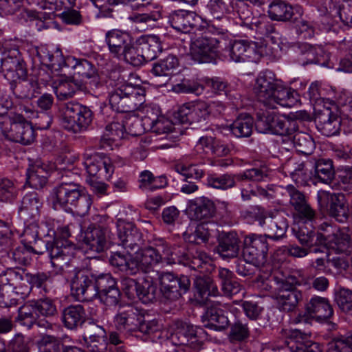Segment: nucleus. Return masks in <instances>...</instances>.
<instances>
[{
    "label": "nucleus",
    "instance_id": "1",
    "mask_svg": "<svg viewBox=\"0 0 352 352\" xmlns=\"http://www.w3.org/2000/svg\"><path fill=\"white\" fill-rule=\"evenodd\" d=\"M209 261V256L204 252H190L184 247L170 246L162 238H155L151 245L135 252L133 258L131 254L120 252H113L109 257L111 265L129 274H135L139 270L146 273L154 265L166 262L168 265L179 263L199 270Z\"/></svg>",
    "mask_w": 352,
    "mask_h": 352
},
{
    "label": "nucleus",
    "instance_id": "2",
    "mask_svg": "<svg viewBox=\"0 0 352 352\" xmlns=\"http://www.w3.org/2000/svg\"><path fill=\"white\" fill-rule=\"evenodd\" d=\"M53 207L63 209L80 216L87 214L92 204L90 195L84 192L83 188L75 182H61L52 191Z\"/></svg>",
    "mask_w": 352,
    "mask_h": 352
},
{
    "label": "nucleus",
    "instance_id": "3",
    "mask_svg": "<svg viewBox=\"0 0 352 352\" xmlns=\"http://www.w3.org/2000/svg\"><path fill=\"white\" fill-rule=\"evenodd\" d=\"M145 94L144 87L123 83L109 94V104L113 110L119 113L134 111L145 102Z\"/></svg>",
    "mask_w": 352,
    "mask_h": 352
},
{
    "label": "nucleus",
    "instance_id": "4",
    "mask_svg": "<svg viewBox=\"0 0 352 352\" xmlns=\"http://www.w3.org/2000/svg\"><path fill=\"white\" fill-rule=\"evenodd\" d=\"M29 250L30 253L36 254H42L47 251L55 274H63L71 265L74 249L67 243H63L58 241L56 243L39 239L35 241L34 246H29Z\"/></svg>",
    "mask_w": 352,
    "mask_h": 352
},
{
    "label": "nucleus",
    "instance_id": "5",
    "mask_svg": "<svg viewBox=\"0 0 352 352\" xmlns=\"http://www.w3.org/2000/svg\"><path fill=\"white\" fill-rule=\"evenodd\" d=\"M61 124L67 131L75 133L87 129L94 118L92 111L77 102H68L59 106Z\"/></svg>",
    "mask_w": 352,
    "mask_h": 352
},
{
    "label": "nucleus",
    "instance_id": "6",
    "mask_svg": "<svg viewBox=\"0 0 352 352\" xmlns=\"http://www.w3.org/2000/svg\"><path fill=\"white\" fill-rule=\"evenodd\" d=\"M255 127L259 133L283 136H290L298 129L296 120L268 111L256 113Z\"/></svg>",
    "mask_w": 352,
    "mask_h": 352
},
{
    "label": "nucleus",
    "instance_id": "7",
    "mask_svg": "<svg viewBox=\"0 0 352 352\" xmlns=\"http://www.w3.org/2000/svg\"><path fill=\"white\" fill-rule=\"evenodd\" d=\"M268 245L265 236L252 234L243 239V261L256 267L263 266L267 261Z\"/></svg>",
    "mask_w": 352,
    "mask_h": 352
},
{
    "label": "nucleus",
    "instance_id": "8",
    "mask_svg": "<svg viewBox=\"0 0 352 352\" xmlns=\"http://www.w3.org/2000/svg\"><path fill=\"white\" fill-rule=\"evenodd\" d=\"M160 290L163 297L170 301H176L190 289V280L188 276H177L173 273L166 272L160 277Z\"/></svg>",
    "mask_w": 352,
    "mask_h": 352
},
{
    "label": "nucleus",
    "instance_id": "9",
    "mask_svg": "<svg viewBox=\"0 0 352 352\" xmlns=\"http://www.w3.org/2000/svg\"><path fill=\"white\" fill-rule=\"evenodd\" d=\"M0 129L8 140L24 145L31 144L34 140V131L28 122H14L6 118L0 122Z\"/></svg>",
    "mask_w": 352,
    "mask_h": 352
},
{
    "label": "nucleus",
    "instance_id": "10",
    "mask_svg": "<svg viewBox=\"0 0 352 352\" xmlns=\"http://www.w3.org/2000/svg\"><path fill=\"white\" fill-rule=\"evenodd\" d=\"M254 212L256 220L266 232L263 235L265 239L278 240L285 235L288 226L285 218L280 215L267 216L265 210L260 207H256Z\"/></svg>",
    "mask_w": 352,
    "mask_h": 352
},
{
    "label": "nucleus",
    "instance_id": "11",
    "mask_svg": "<svg viewBox=\"0 0 352 352\" xmlns=\"http://www.w3.org/2000/svg\"><path fill=\"white\" fill-rule=\"evenodd\" d=\"M72 295L78 301H90L96 298L94 275L86 270H76L71 280Z\"/></svg>",
    "mask_w": 352,
    "mask_h": 352
},
{
    "label": "nucleus",
    "instance_id": "12",
    "mask_svg": "<svg viewBox=\"0 0 352 352\" xmlns=\"http://www.w3.org/2000/svg\"><path fill=\"white\" fill-rule=\"evenodd\" d=\"M219 41L217 38L201 36L196 38L190 44V54L199 63H211L218 56Z\"/></svg>",
    "mask_w": 352,
    "mask_h": 352
},
{
    "label": "nucleus",
    "instance_id": "13",
    "mask_svg": "<svg viewBox=\"0 0 352 352\" xmlns=\"http://www.w3.org/2000/svg\"><path fill=\"white\" fill-rule=\"evenodd\" d=\"M235 309L233 303L214 302L202 316L204 326L216 331L225 329L229 325L228 317L225 313L226 311L234 312Z\"/></svg>",
    "mask_w": 352,
    "mask_h": 352
},
{
    "label": "nucleus",
    "instance_id": "14",
    "mask_svg": "<svg viewBox=\"0 0 352 352\" xmlns=\"http://www.w3.org/2000/svg\"><path fill=\"white\" fill-rule=\"evenodd\" d=\"M118 237L121 245L128 251L139 252L144 243L140 230L131 222L118 219L116 222Z\"/></svg>",
    "mask_w": 352,
    "mask_h": 352
},
{
    "label": "nucleus",
    "instance_id": "15",
    "mask_svg": "<svg viewBox=\"0 0 352 352\" xmlns=\"http://www.w3.org/2000/svg\"><path fill=\"white\" fill-rule=\"evenodd\" d=\"M83 166L90 177H104L108 179L114 171L110 159L98 153H85Z\"/></svg>",
    "mask_w": 352,
    "mask_h": 352
},
{
    "label": "nucleus",
    "instance_id": "16",
    "mask_svg": "<svg viewBox=\"0 0 352 352\" xmlns=\"http://www.w3.org/2000/svg\"><path fill=\"white\" fill-rule=\"evenodd\" d=\"M277 85L278 81L272 72H261L256 78L253 89L254 93L258 100L268 107L270 102H274L272 98Z\"/></svg>",
    "mask_w": 352,
    "mask_h": 352
},
{
    "label": "nucleus",
    "instance_id": "17",
    "mask_svg": "<svg viewBox=\"0 0 352 352\" xmlns=\"http://www.w3.org/2000/svg\"><path fill=\"white\" fill-rule=\"evenodd\" d=\"M241 250V241L236 232H221L217 236L216 252L223 259L236 258Z\"/></svg>",
    "mask_w": 352,
    "mask_h": 352
},
{
    "label": "nucleus",
    "instance_id": "18",
    "mask_svg": "<svg viewBox=\"0 0 352 352\" xmlns=\"http://www.w3.org/2000/svg\"><path fill=\"white\" fill-rule=\"evenodd\" d=\"M275 300L279 309L292 312L302 300V294L292 285L283 283L275 295Z\"/></svg>",
    "mask_w": 352,
    "mask_h": 352
},
{
    "label": "nucleus",
    "instance_id": "19",
    "mask_svg": "<svg viewBox=\"0 0 352 352\" xmlns=\"http://www.w3.org/2000/svg\"><path fill=\"white\" fill-rule=\"evenodd\" d=\"M133 41L131 34L123 30L113 29L105 34V42L110 53L113 56L120 58L122 54Z\"/></svg>",
    "mask_w": 352,
    "mask_h": 352
},
{
    "label": "nucleus",
    "instance_id": "20",
    "mask_svg": "<svg viewBox=\"0 0 352 352\" xmlns=\"http://www.w3.org/2000/svg\"><path fill=\"white\" fill-rule=\"evenodd\" d=\"M42 206V199L36 192L27 193L21 201L18 212L19 215L25 222L35 220L39 217Z\"/></svg>",
    "mask_w": 352,
    "mask_h": 352
},
{
    "label": "nucleus",
    "instance_id": "21",
    "mask_svg": "<svg viewBox=\"0 0 352 352\" xmlns=\"http://www.w3.org/2000/svg\"><path fill=\"white\" fill-rule=\"evenodd\" d=\"M326 197L328 200L329 214L338 221L344 222L347 219L349 208L346 198L342 193H326L323 192L319 198Z\"/></svg>",
    "mask_w": 352,
    "mask_h": 352
},
{
    "label": "nucleus",
    "instance_id": "22",
    "mask_svg": "<svg viewBox=\"0 0 352 352\" xmlns=\"http://www.w3.org/2000/svg\"><path fill=\"white\" fill-rule=\"evenodd\" d=\"M188 210L192 219L199 221L213 217L215 206L208 197H199L188 201Z\"/></svg>",
    "mask_w": 352,
    "mask_h": 352
},
{
    "label": "nucleus",
    "instance_id": "23",
    "mask_svg": "<svg viewBox=\"0 0 352 352\" xmlns=\"http://www.w3.org/2000/svg\"><path fill=\"white\" fill-rule=\"evenodd\" d=\"M108 233L109 230L107 228L91 225L85 232V244L92 252H102L106 248Z\"/></svg>",
    "mask_w": 352,
    "mask_h": 352
},
{
    "label": "nucleus",
    "instance_id": "24",
    "mask_svg": "<svg viewBox=\"0 0 352 352\" xmlns=\"http://www.w3.org/2000/svg\"><path fill=\"white\" fill-rule=\"evenodd\" d=\"M168 22L177 32L189 33L196 26V14L184 10H175L169 14Z\"/></svg>",
    "mask_w": 352,
    "mask_h": 352
},
{
    "label": "nucleus",
    "instance_id": "25",
    "mask_svg": "<svg viewBox=\"0 0 352 352\" xmlns=\"http://www.w3.org/2000/svg\"><path fill=\"white\" fill-rule=\"evenodd\" d=\"M38 318V314L32 300H29L19 308L16 321L28 329H30L35 324L45 329L52 328V324L47 320H39Z\"/></svg>",
    "mask_w": 352,
    "mask_h": 352
},
{
    "label": "nucleus",
    "instance_id": "26",
    "mask_svg": "<svg viewBox=\"0 0 352 352\" xmlns=\"http://www.w3.org/2000/svg\"><path fill=\"white\" fill-rule=\"evenodd\" d=\"M307 313L317 320L329 319L333 314V310L327 298L314 296L305 305Z\"/></svg>",
    "mask_w": 352,
    "mask_h": 352
},
{
    "label": "nucleus",
    "instance_id": "27",
    "mask_svg": "<svg viewBox=\"0 0 352 352\" xmlns=\"http://www.w3.org/2000/svg\"><path fill=\"white\" fill-rule=\"evenodd\" d=\"M10 89L14 95L21 99H30L38 93L39 85L34 78H20L16 81L10 82Z\"/></svg>",
    "mask_w": 352,
    "mask_h": 352
},
{
    "label": "nucleus",
    "instance_id": "28",
    "mask_svg": "<svg viewBox=\"0 0 352 352\" xmlns=\"http://www.w3.org/2000/svg\"><path fill=\"white\" fill-rule=\"evenodd\" d=\"M138 42L145 63L154 60L162 52V43L156 35L142 36Z\"/></svg>",
    "mask_w": 352,
    "mask_h": 352
},
{
    "label": "nucleus",
    "instance_id": "29",
    "mask_svg": "<svg viewBox=\"0 0 352 352\" xmlns=\"http://www.w3.org/2000/svg\"><path fill=\"white\" fill-rule=\"evenodd\" d=\"M272 99L274 102H270V104H269L268 107L270 109H276L277 105L284 107H292L300 101L299 95L296 91L283 87L279 83H278Z\"/></svg>",
    "mask_w": 352,
    "mask_h": 352
},
{
    "label": "nucleus",
    "instance_id": "30",
    "mask_svg": "<svg viewBox=\"0 0 352 352\" xmlns=\"http://www.w3.org/2000/svg\"><path fill=\"white\" fill-rule=\"evenodd\" d=\"M293 231L302 246L311 248L314 246L326 244L327 237L304 225L298 226L297 228H294Z\"/></svg>",
    "mask_w": 352,
    "mask_h": 352
},
{
    "label": "nucleus",
    "instance_id": "31",
    "mask_svg": "<svg viewBox=\"0 0 352 352\" xmlns=\"http://www.w3.org/2000/svg\"><path fill=\"white\" fill-rule=\"evenodd\" d=\"M86 314L80 305H69L64 308L61 313V320L65 327L74 329L81 326L85 321Z\"/></svg>",
    "mask_w": 352,
    "mask_h": 352
},
{
    "label": "nucleus",
    "instance_id": "32",
    "mask_svg": "<svg viewBox=\"0 0 352 352\" xmlns=\"http://www.w3.org/2000/svg\"><path fill=\"white\" fill-rule=\"evenodd\" d=\"M140 314L131 306H127L124 309L120 310L114 318V323L119 331L136 330Z\"/></svg>",
    "mask_w": 352,
    "mask_h": 352
},
{
    "label": "nucleus",
    "instance_id": "33",
    "mask_svg": "<svg viewBox=\"0 0 352 352\" xmlns=\"http://www.w3.org/2000/svg\"><path fill=\"white\" fill-rule=\"evenodd\" d=\"M49 171L47 166L40 163H35L29 166L26 171V182L34 188L41 189L47 182Z\"/></svg>",
    "mask_w": 352,
    "mask_h": 352
},
{
    "label": "nucleus",
    "instance_id": "34",
    "mask_svg": "<svg viewBox=\"0 0 352 352\" xmlns=\"http://www.w3.org/2000/svg\"><path fill=\"white\" fill-rule=\"evenodd\" d=\"M318 127L326 136L337 135L340 129L341 120L337 115L327 110L316 118Z\"/></svg>",
    "mask_w": 352,
    "mask_h": 352
},
{
    "label": "nucleus",
    "instance_id": "35",
    "mask_svg": "<svg viewBox=\"0 0 352 352\" xmlns=\"http://www.w3.org/2000/svg\"><path fill=\"white\" fill-rule=\"evenodd\" d=\"M218 278L224 296L231 297L242 292V285L234 278V273L227 268H219Z\"/></svg>",
    "mask_w": 352,
    "mask_h": 352
},
{
    "label": "nucleus",
    "instance_id": "36",
    "mask_svg": "<svg viewBox=\"0 0 352 352\" xmlns=\"http://www.w3.org/2000/svg\"><path fill=\"white\" fill-rule=\"evenodd\" d=\"M279 334L283 339V345L292 352H304L305 333L297 329H281Z\"/></svg>",
    "mask_w": 352,
    "mask_h": 352
},
{
    "label": "nucleus",
    "instance_id": "37",
    "mask_svg": "<svg viewBox=\"0 0 352 352\" xmlns=\"http://www.w3.org/2000/svg\"><path fill=\"white\" fill-rule=\"evenodd\" d=\"M67 61L73 64L72 68L74 70V74L82 80L93 79L94 81H96L98 79L97 69L91 62L73 56L67 57Z\"/></svg>",
    "mask_w": 352,
    "mask_h": 352
},
{
    "label": "nucleus",
    "instance_id": "38",
    "mask_svg": "<svg viewBox=\"0 0 352 352\" xmlns=\"http://www.w3.org/2000/svg\"><path fill=\"white\" fill-rule=\"evenodd\" d=\"M179 60L175 55L169 54L164 58L154 63L151 72L156 77L169 78L177 70Z\"/></svg>",
    "mask_w": 352,
    "mask_h": 352
},
{
    "label": "nucleus",
    "instance_id": "39",
    "mask_svg": "<svg viewBox=\"0 0 352 352\" xmlns=\"http://www.w3.org/2000/svg\"><path fill=\"white\" fill-rule=\"evenodd\" d=\"M180 345L188 346L197 349L201 347V342L197 337V329L193 325L182 323L177 331Z\"/></svg>",
    "mask_w": 352,
    "mask_h": 352
},
{
    "label": "nucleus",
    "instance_id": "40",
    "mask_svg": "<svg viewBox=\"0 0 352 352\" xmlns=\"http://www.w3.org/2000/svg\"><path fill=\"white\" fill-rule=\"evenodd\" d=\"M311 167L314 170V179L329 184L334 177L335 170L333 162L330 159H319L314 162Z\"/></svg>",
    "mask_w": 352,
    "mask_h": 352
},
{
    "label": "nucleus",
    "instance_id": "41",
    "mask_svg": "<svg viewBox=\"0 0 352 352\" xmlns=\"http://www.w3.org/2000/svg\"><path fill=\"white\" fill-rule=\"evenodd\" d=\"M254 120L248 113L240 114L230 124V131L236 138H248L252 135Z\"/></svg>",
    "mask_w": 352,
    "mask_h": 352
},
{
    "label": "nucleus",
    "instance_id": "42",
    "mask_svg": "<svg viewBox=\"0 0 352 352\" xmlns=\"http://www.w3.org/2000/svg\"><path fill=\"white\" fill-rule=\"evenodd\" d=\"M267 13L272 20L276 21L290 20L294 14L293 8L280 0H276L270 3Z\"/></svg>",
    "mask_w": 352,
    "mask_h": 352
},
{
    "label": "nucleus",
    "instance_id": "43",
    "mask_svg": "<svg viewBox=\"0 0 352 352\" xmlns=\"http://www.w3.org/2000/svg\"><path fill=\"white\" fill-rule=\"evenodd\" d=\"M123 126L119 122H113L106 126L105 131L100 138V146L106 149L111 148L113 142L124 138Z\"/></svg>",
    "mask_w": 352,
    "mask_h": 352
},
{
    "label": "nucleus",
    "instance_id": "44",
    "mask_svg": "<svg viewBox=\"0 0 352 352\" xmlns=\"http://www.w3.org/2000/svg\"><path fill=\"white\" fill-rule=\"evenodd\" d=\"M272 170L265 164H262L258 167H254L247 169L243 173L236 175V179L239 182L245 180L251 182H261L267 178Z\"/></svg>",
    "mask_w": 352,
    "mask_h": 352
},
{
    "label": "nucleus",
    "instance_id": "45",
    "mask_svg": "<svg viewBox=\"0 0 352 352\" xmlns=\"http://www.w3.org/2000/svg\"><path fill=\"white\" fill-rule=\"evenodd\" d=\"M234 14L239 19L236 23L241 26L250 28L254 21L252 8L243 1L236 0L233 6Z\"/></svg>",
    "mask_w": 352,
    "mask_h": 352
},
{
    "label": "nucleus",
    "instance_id": "46",
    "mask_svg": "<svg viewBox=\"0 0 352 352\" xmlns=\"http://www.w3.org/2000/svg\"><path fill=\"white\" fill-rule=\"evenodd\" d=\"M136 298L144 304L153 302L158 296L157 286L153 281L144 280L138 287Z\"/></svg>",
    "mask_w": 352,
    "mask_h": 352
},
{
    "label": "nucleus",
    "instance_id": "47",
    "mask_svg": "<svg viewBox=\"0 0 352 352\" xmlns=\"http://www.w3.org/2000/svg\"><path fill=\"white\" fill-rule=\"evenodd\" d=\"M235 179L236 175L209 174L207 177L206 184L209 187L225 190L236 186Z\"/></svg>",
    "mask_w": 352,
    "mask_h": 352
},
{
    "label": "nucleus",
    "instance_id": "48",
    "mask_svg": "<svg viewBox=\"0 0 352 352\" xmlns=\"http://www.w3.org/2000/svg\"><path fill=\"white\" fill-rule=\"evenodd\" d=\"M23 61L21 53L16 49H12L4 52L1 58V70L3 74H7L8 77L10 76V70L18 65L19 63Z\"/></svg>",
    "mask_w": 352,
    "mask_h": 352
},
{
    "label": "nucleus",
    "instance_id": "49",
    "mask_svg": "<svg viewBox=\"0 0 352 352\" xmlns=\"http://www.w3.org/2000/svg\"><path fill=\"white\" fill-rule=\"evenodd\" d=\"M293 142L296 151L305 155H309L315 148V143L310 135L297 132L293 136Z\"/></svg>",
    "mask_w": 352,
    "mask_h": 352
},
{
    "label": "nucleus",
    "instance_id": "50",
    "mask_svg": "<svg viewBox=\"0 0 352 352\" xmlns=\"http://www.w3.org/2000/svg\"><path fill=\"white\" fill-rule=\"evenodd\" d=\"M78 83L73 80H61L54 89L58 100H66L74 97L78 89Z\"/></svg>",
    "mask_w": 352,
    "mask_h": 352
},
{
    "label": "nucleus",
    "instance_id": "51",
    "mask_svg": "<svg viewBox=\"0 0 352 352\" xmlns=\"http://www.w3.org/2000/svg\"><path fill=\"white\" fill-rule=\"evenodd\" d=\"M38 352H61L63 344L59 338L45 335L37 342Z\"/></svg>",
    "mask_w": 352,
    "mask_h": 352
},
{
    "label": "nucleus",
    "instance_id": "52",
    "mask_svg": "<svg viewBox=\"0 0 352 352\" xmlns=\"http://www.w3.org/2000/svg\"><path fill=\"white\" fill-rule=\"evenodd\" d=\"M327 238L326 243H331V247L338 252H349L351 246V238L349 235L343 232L338 230L331 236Z\"/></svg>",
    "mask_w": 352,
    "mask_h": 352
},
{
    "label": "nucleus",
    "instance_id": "53",
    "mask_svg": "<svg viewBox=\"0 0 352 352\" xmlns=\"http://www.w3.org/2000/svg\"><path fill=\"white\" fill-rule=\"evenodd\" d=\"M141 50H140L138 42H136V45H133V41L129 45L122 54V58L126 63L134 66L139 67L143 65L145 61L144 59Z\"/></svg>",
    "mask_w": 352,
    "mask_h": 352
},
{
    "label": "nucleus",
    "instance_id": "54",
    "mask_svg": "<svg viewBox=\"0 0 352 352\" xmlns=\"http://www.w3.org/2000/svg\"><path fill=\"white\" fill-rule=\"evenodd\" d=\"M251 30H255L261 36H270L274 34L278 35L276 31L275 25L265 16H261L254 19Z\"/></svg>",
    "mask_w": 352,
    "mask_h": 352
},
{
    "label": "nucleus",
    "instance_id": "55",
    "mask_svg": "<svg viewBox=\"0 0 352 352\" xmlns=\"http://www.w3.org/2000/svg\"><path fill=\"white\" fill-rule=\"evenodd\" d=\"M309 165V163L302 162L298 164L292 172V177L296 183L305 186L308 184L309 181L314 179V172L312 169L308 168Z\"/></svg>",
    "mask_w": 352,
    "mask_h": 352
},
{
    "label": "nucleus",
    "instance_id": "56",
    "mask_svg": "<svg viewBox=\"0 0 352 352\" xmlns=\"http://www.w3.org/2000/svg\"><path fill=\"white\" fill-rule=\"evenodd\" d=\"M293 217L294 220L298 222L309 223L315 219L316 211L307 201L294 209Z\"/></svg>",
    "mask_w": 352,
    "mask_h": 352
},
{
    "label": "nucleus",
    "instance_id": "57",
    "mask_svg": "<svg viewBox=\"0 0 352 352\" xmlns=\"http://www.w3.org/2000/svg\"><path fill=\"white\" fill-rule=\"evenodd\" d=\"M119 124L123 126L122 132L124 135L128 133L133 136H138L146 131L143 126L142 120L135 116H130L124 121L119 122Z\"/></svg>",
    "mask_w": 352,
    "mask_h": 352
},
{
    "label": "nucleus",
    "instance_id": "58",
    "mask_svg": "<svg viewBox=\"0 0 352 352\" xmlns=\"http://www.w3.org/2000/svg\"><path fill=\"white\" fill-rule=\"evenodd\" d=\"M94 287L97 296L104 291L116 287V282L109 274H102L98 276L94 275Z\"/></svg>",
    "mask_w": 352,
    "mask_h": 352
},
{
    "label": "nucleus",
    "instance_id": "59",
    "mask_svg": "<svg viewBox=\"0 0 352 352\" xmlns=\"http://www.w3.org/2000/svg\"><path fill=\"white\" fill-rule=\"evenodd\" d=\"M32 302L38 314V316H41L49 318L54 316L57 312L54 302L50 298L39 299L32 300Z\"/></svg>",
    "mask_w": 352,
    "mask_h": 352
},
{
    "label": "nucleus",
    "instance_id": "60",
    "mask_svg": "<svg viewBox=\"0 0 352 352\" xmlns=\"http://www.w3.org/2000/svg\"><path fill=\"white\" fill-rule=\"evenodd\" d=\"M336 302L339 308L346 314L352 316V291L342 288L336 296Z\"/></svg>",
    "mask_w": 352,
    "mask_h": 352
},
{
    "label": "nucleus",
    "instance_id": "61",
    "mask_svg": "<svg viewBox=\"0 0 352 352\" xmlns=\"http://www.w3.org/2000/svg\"><path fill=\"white\" fill-rule=\"evenodd\" d=\"M30 251L29 246L20 245L8 253V256L14 262L15 265H26L30 263Z\"/></svg>",
    "mask_w": 352,
    "mask_h": 352
},
{
    "label": "nucleus",
    "instance_id": "62",
    "mask_svg": "<svg viewBox=\"0 0 352 352\" xmlns=\"http://www.w3.org/2000/svg\"><path fill=\"white\" fill-rule=\"evenodd\" d=\"M204 86L198 82L184 80L173 87V90L177 93L195 94L200 95L203 93Z\"/></svg>",
    "mask_w": 352,
    "mask_h": 352
},
{
    "label": "nucleus",
    "instance_id": "63",
    "mask_svg": "<svg viewBox=\"0 0 352 352\" xmlns=\"http://www.w3.org/2000/svg\"><path fill=\"white\" fill-rule=\"evenodd\" d=\"M338 184L340 190L352 193V166H346L338 172Z\"/></svg>",
    "mask_w": 352,
    "mask_h": 352
},
{
    "label": "nucleus",
    "instance_id": "64",
    "mask_svg": "<svg viewBox=\"0 0 352 352\" xmlns=\"http://www.w3.org/2000/svg\"><path fill=\"white\" fill-rule=\"evenodd\" d=\"M329 352H352V334L333 339L329 342Z\"/></svg>",
    "mask_w": 352,
    "mask_h": 352
}]
</instances>
